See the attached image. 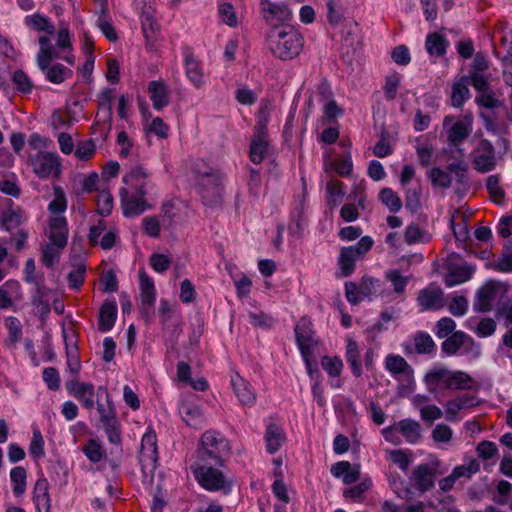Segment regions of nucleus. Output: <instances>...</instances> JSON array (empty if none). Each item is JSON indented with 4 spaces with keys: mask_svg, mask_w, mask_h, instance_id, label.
<instances>
[{
    "mask_svg": "<svg viewBox=\"0 0 512 512\" xmlns=\"http://www.w3.org/2000/svg\"><path fill=\"white\" fill-rule=\"evenodd\" d=\"M124 187L119 191L121 208L125 217H135L151 208L148 195L154 188L149 173L142 167L131 168L123 176Z\"/></svg>",
    "mask_w": 512,
    "mask_h": 512,
    "instance_id": "obj_1",
    "label": "nucleus"
},
{
    "mask_svg": "<svg viewBox=\"0 0 512 512\" xmlns=\"http://www.w3.org/2000/svg\"><path fill=\"white\" fill-rule=\"evenodd\" d=\"M267 44L275 57L281 60H291L302 51L304 40L293 27L282 26L270 31Z\"/></svg>",
    "mask_w": 512,
    "mask_h": 512,
    "instance_id": "obj_2",
    "label": "nucleus"
},
{
    "mask_svg": "<svg viewBox=\"0 0 512 512\" xmlns=\"http://www.w3.org/2000/svg\"><path fill=\"white\" fill-rule=\"evenodd\" d=\"M39 52L36 55V63L38 68L45 73L48 81L54 84H60L66 79L72 77L73 72L71 69L65 67L60 63L51 64L55 59H61L51 39L47 35H42L38 40Z\"/></svg>",
    "mask_w": 512,
    "mask_h": 512,
    "instance_id": "obj_3",
    "label": "nucleus"
},
{
    "mask_svg": "<svg viewBox=\"0 0 512 512\" xmlns=\"http://www.w3.org/2000/svg\"><path fill=\"white\" fill-rule=\"evenodd\" d=\"M49 242L42 248V263L46 267H52L58 262L62 250L67 244L68 228L65 217H54L49 220Z\"/></svg>",
    "mask_w": 512,
    "mask_h": 512,
    "instance_id": "obj_4",
    "label": "nucleus"
},
{
    "mask_svg": "<svg viewBox=\"0 0 512 512\" xmlns=\"http://www.w3.org/2000/svg\"><path fill=\"white\" fill-rule=\"evenodd\" d=\"M199 485L207 491H223L231 489V480L217 467L209 466L207 462L198 461L191 467Z\"/></svg>",
    "mask_w": 512,
    "mask_h": 512,
    "instance_id": "obj_5",
    "label": "nucleus"
},
{
    "mask_svg": "<svg viewBox=\"0 0 512 512\" xmlns=\"http://www.w3.org/2000/svg\"><path fill=\"white\" fill-rule=\"evenodd\" d=\"M230 452L231 447L228 440L219 432L208 430L202 435L199 449L201 462H207L211 459L221 466Z\"/></svg>",
    "mask_w": 512,
    "mask_h": 512,
    "instance_id": "obj_6",
    "label": "nucleus"
},
{
    "mask_svg": "<svg viewBox=\"0 0 512 512\" xmlns=\"http://www.w3.org/2000/svg\"><path fill=\"white\" fill-rule=\"evenodd\" d=\"M384 439L393 444L399 445L405 440L409 444H416L421 438L420 424L413 419H403L382 429Z\"/></svg>",
    "mask_w": 512,
    "mask_h": 512,
    "instance_id": "obj_7",
    "label": "nucleus"
},
{
    "mask_svg": "<svg viewBox=\"0 0 512 512\" xmlns=\"http://www.w3.org/2000/svg\"><path fill=\"white\" fill-rule=\"evenodd\" d=\"M442 353L446 356H466L470 360L480 357V346L466 333L456 331L444 340L441 345Z\"/></svg>",
    "mask_w": 512,
    "mask_h": 512,
    "instance_id": "obj_8",
    "label": "nucleus"
},
{
    "mask_svg": "<svg viewBox=\"0 0 512 512\" xmlns=\"http://www.w3.org/2000/svg\"><path fill=\"white\" fill-rule=\"evenodd\" d=\"M382 291L383 288L380 281L370 276H364L359 285L353 282H347L345 284L346 298L352 304L371 299Z\"/></svg>",
    "mask_w": 512,
    "mask_h": 512,
    "instance_id": "obj_9",
    "label": "nucleus"
},
{
    "mask_svg": "<svg viewBox=\"0 0 512 512\" xmlns=\"http://www.w3.org/2000/svg\"><path fill=\"white\" fill-rule=\"evenodd\" d=\"M385 368L391 376L398 381L407 382L406 386H400V394L411 392L415 386L414 371L408 362L400 355L389 354L385 359Z\"/></svg>",
    "mask_w": 512,
    "mask_h": 512,
    "instance_id": "obj_10",
    "label": "nucleus"
},
{
    "mask_svg": "<svg viewBox=\"0 0 512 512\" xmlns=\"http://www.w3.org/2000/svg\"><path fill=\"white\" fill-rule=\"evenodd\" d=\"M139 460L145 473H152L158 460L157 437L155 431L148 427L141 440Z\"/></svg>",
    "mask_w": 512,
    "mask_h": 512,
    "instance_id": "obj_11",
    "label": "nucleus"
},
{
    "mask_svg": "<svg viewBox=\"0 0 512 512\" xmlns=\"http://www.w3.org/2000/svg\"><path fill=\"white\" fill-rule=\"evenodd\" d=\"M31 165L40 178L58 177L61 172L60 157L56 153L40 152L31 158Z\"/></svg>",
    "mask_w": 512,
    "mask_h": 512,
    "instance_id": "obj_12",
    "label": "nucleus"
},
{
    "mask_svg": "<svg viewBox=\"0 0 512 512\" xmlns=\"http://www.w3.org/2000/svg\"><path fill=\"white\" fill-rule=\"evenodd\" d=\"M443 127L446 129L447 141L452 145H457L472 132V117L464 116L456 119L453 116H446Z\"/></svg>",
    "mask_w": 512,
    "mask_h": 512,
    "instance_id": "obj_13",
    "label": "nucleus"
},
{
    "mask_svg": "<svg viewBox=\"0 0 512 512\" xmlns=\"http://www.w3.org/2000/svg\"><path fill=\"white\" fill-rule=\"evenodd\" d=\"M504 287L501 283L490 281L487 282L477 294V302L475 308L479 311H490L500 302L504 295Z\"/></svg>",
    "mask_w": 512,
    "mask_h": 512,
    "instance_id": "obj_14",
    "label": "nucleus"
},
{
    "mask_svg": "<svg viewBox=\"0 0 512 512\" xmlns=\"http://www.w3.org/2000/svg\"><path fill=\"white\" fill-rule=\"evenodd\" d=\"M68 393L77 399L81 406L87 410H92L95 406L94 397L97 395L92 383L71 380L66 384Z\"/></svg>",
    "mask_w": 512,
    "mask_h": 512,
    "instance_id": "obj_15",
    "label": "nucleus"
},
{
    "mask_svg": "<svg viewBox=\"0 0 512 512\" xmlns=\"http://www.w3.org/2000/svg\"><path fill=\"white\" fill-rule=\"evenodd\" d=\"M296 341L301 356L314 352L317 346V340L314 338L312 322L307 317H302L295 327Z\"/></svg>",
    "mask_w": 512,
    "mask_h": 512,
    "instance_id": "obj_16",
    "label": "nucleus"
},
{
    "mask_svg": "<svg viewBox=\"0 0 512 512\" xmlns=\"http://www.w3.org/2000/svg\"><path fill=\"white\" fill-rule=\"evenodd\" d=\"M450 369L442 364L431 367L424 375L423 382L428 391L436 393L449 390Z\"/></svg>",
    "mask_w": 512,
    "mask_h": 512,
    "instance_id": "obj_17",
    "label": "nucleus"
},
{
    "mask_svg": "<svg viewBox=\"0 0 512 512\" xmlns=\"http://www.w3.org/2000/svg\"><path fill=\"white\" fill-rule=\"evenodd\" d=\"M417 303L421 311H436L446 305L442 289L432 284L419 292Z\"/></svg>",
    "mask_w": 512,
    "mask_h": 512,
    "instance_id": "obj_18",
    "label": "nucleus"
},
{
    "mask_svg": "<svg viewBox=\"0 0 512 512\" xmlns=\"http://www.w3.org/2000/svg\"><path fill=\"white\" fill-rule=\"evenodd\" d=\"M473 163L479 172H488L494 169L496 158L494 148L487 140H480L473 152Z\"/></svg>",
    "mask_w": 512,
    "mask_h": 512,
    "instance_id": "obj_19",
    "label": "nucleus"
},
{
    "mask_svg": "<svg viewBox=\"0 0 512 512\" xmlns=\"http://www.w3.org/2000/svg\"><path fill=\"white\" fill-rule=\"evenodd\" d=\"M476 405V397L471 395H457L444 403V417L447 421H456L461 413Z\"/></svg>",
    "mask_w": 512,
    "mask_h": 512,
    "instance_id": "obj_20",
    "label": "nucleus"
},
{
    "mask_svg": "<svg viewBox=\"0 0 512 512\" xmlns=\"http://www.w3.org/2000/svg\"><path fill=\"white\" fill-rule=\"evenodd\" d=\"M97 411L99 414V420L102 425L109 423H116L117 417L115 407L111 401L110 394L105 386H99L97 388Z\"/></svg>",
    "mask_w": 512,
    "mask_h": 512,
    "instance_id": "obj_21",
    "label": "nucleus"
},
{
    "mask_svg": "<svg viewBox=\"0 0 512 512\" xmlns=\"http://www.w3.org/2000/svg\"><path fill=\"white\" fill-rule=\"evenodd\" d=\"M231 385L239 402L243 406L252 407L256 402V394L249 382L239 374L231 376Z\"/></svg>",
    "mask_w": 512,
    "mask_h": 512,
    "instance_id": "obj_22",
    "label": "nucleus"
},
{
    "mask_svg": "<svg viewBox=\"0 0 512 512\" xmlns=\"http://www.w3.org/2000/svg\"><path fill=\"white\" fill-rule=\"evenodd\" d=\"M55 50L60 53V57L67 64L75 65L76 58L73 53L72 36L67 27H60L57 32Z\"/></svg>",
    "mask_w": 512,
    "mask_h": 512,
    "instance_id": "obj_23",
    "label": "nucleus"
},
{
    "mask_svg": "<svg viewBox=\"0 0 512 512\" xmlns=\"http://www.w3.org/2000/svg\"><path fill=\"white\" fill-rule=\"evenodd\" d=\"M410 480L420 492H426L434 485L435 469L430 464H420L413 470Z\"/></svg>",
    "mask_w": 512,
    "mask_h": 512,
    "instance_id": "obj_24",
    "label": "nucleus"
},
{
    "mask_svg": "<svg viewBox=\"0 0 512 512\" xmlns=\"http://www.w3.org/2000/svg\"><path fill=\"white\" fill-rule=\"evenodd\" d=\"M260 6L264 18L268 22H284L291 18V11L284 3H274L270 0H262Z\"/></svg>",
    "mask_w": 512,
    "mask_h": 512,
    "instance_id": "obj_25",
    "label": "nucleus"
},
{
    "mask_svg": "<svg viewBox=\"0 0 512 512\" xmlns=\"http://www.w3.org/2000/svg\"><path fill=\"white\" fill-rule=\"evenodd\" d=\"M269 149L267 141L266 130L264 126L259 127L251 140L250 144V159L253 163H261Z\"/></svg>",
    "mask_w": 512,
    "mask_h": 512,
    "instance_id": "obj_26",
    "label": "nucleus"
},
{
    "mask_svg": "<svg viewBox=\"0 0 512 512\" xmlns=\"http://www.w3.org/2000/svg\"><path fill=\"white\" fill-rule=\"evenodd\" d=\"M33 502L38 512H50L49 483L45 477L38 478L34 485Z\"/></svg>",
    "mask_w": 512,
    "mask_h": 512,
    "instance_id": "obj_27",
    "label": "nucleus"
},
{
    "mask_svg": "<svg viewBox=\"0 0 512 512\" xmlns=\"http://www.w3.org/2000/svg\"><path fill=\"white\" fill-rule=\"evenodd\" d=\"M178 412L188 426L197 428L204 423L202 412L195 403L182 400L178 406Z\"/></svg>",
    "mask_w": 512,
    "mask_h": 512,
    "instance_id": "obj_28",
    "label": "nucleus"
},
{
    "mask_svg": "<svg viewBox=\"0 0 512 512\" xmlns=\"http://www.w3.org/2000/svg\"><path fill=\"white\" fill-rule=\"evenodd\" d=\"M331 474L335 478L342 479L345 484L355 483L360 477V466L352 465L348 461H340L332 465Z\"/></svg>",
    "mask_w": 512,
    "mask_h": 512,
    "instance_id": "obj_29",
    "label": "nucleus"
},
{
    "mask_svg": "<svg viewBox=\"0 0 512 512\" xmlns=\"http://www.w3.org/2000/svg\"><path fill=\"white\" fill-rule=\"evenodd\" d=\"M478 387L477 380L463 370H451L449 378V390H475Z\"/></svg>",
    "mask_w": 512,
    "mask_h": 512,
    "instance_id": "obj_30",
    "label": "nucleus"
},
{
    "mask_svg": "<svg viewBox=\"0 0 512 512\" xmlns=\"http://www.w3.org/2000/svg\"><path fill=\"white\" fill-rule=\"evenodd\" d=\"M473 272L474 269L466 263L450 267L445 275L444 282L448 287L465 283L471 279Z\"/></svg>",
    "mask_w": 512,
    "mask_h": 512,
    "instance_id": "obj_31",
    "label": "nucleus"
},
{
    "mask_svg": "<svg viewBox=\"0 0 512 512\" xmlns=\"http://www.w3.org/2000/svg\"><path fill=\"white\" fill-rule=\"evenodd\" d=\"M148 92L152 101L153 107L156 110H161L169 103V91L164 82L152 81L148 86Z\"/></svg>",
    "mask_w": 512,
    "mask_h": 512,
    "instance_id": "obj_32",
    "label": "nucleus"
},
{
    "mask_svg": "<svg viewBox=\"0 0 512 512\" xmlns=\"http://www.w3.org/2000/svg\"><path fill=\"white\" fill-rule=\"evenodd\" d=\"M198 189L204 199L218 197L220 194L218 175L212 172H205L199 180Z\"/></svg>",
    "mask_w": 512,
    "mask_h": 512,
    "instance_id": "obj_33",
    "label": "nucleus"
},
{
    "mask_svg": "<svg viewBox=\"0 0 512 512\" xmlns=\"http://www.w3.org/2000/svg\"><path fill=\"white\" fill-rule=\"evenodd\" d=\"M266 450L270 454L276 453L285 442V434L276 424H269L265 432Z\"/></svg>",
    "mask_w": 512,
    "mask_h": 512,
    "instance_id": "obj_34",
    "label": "nucleus"
},
{
    "mask_svg": "<svg viewBox=\"0 0 512 512\" xmlns=\"http://www.w3.org/2000/svg\"><path fill=\"white\" fill-rule=\"evenodd\" d=\"M185 72L189 81L200 88L204 84V76L200 62L191 54H186L184 58Z\"/></svg>",
    "mask_w": 512,
    "mask_h": 512,
    "instance_id": "obj_35",
    "label": "nucleus"
},
{
    "mask_svg": "<svg viewBox=\"0 0 512 512\" xmlns=\"http://www.w3.org/2000/svg\"><path fill=\"white\" fill-rule=\"evenodd\" d=\"M24 24L38 32H45L52 35L55 32V26L51 20L43 14L34 13L24 18Z\"/></svg>",
    "mask_w": 512,
    "mask_h": 512,
    "instance_id": "obj_36",
    "label": "nucleus"
},
{
    "mask_svg": "<svg viewBox=\"0 0 512 512\" xmlns=\"http://www.w3.org/2000/svg\"><path fill=\"white\" fill-rule=\"evenodd\" d=\"M139 279L142 304L151 307L156 301V289L154 281L143 271L139 273Z\"/></svg>",
    "mask_w": 512,
    "mask_h": 512,
    "instance_id": "obj_37",
    "label": "nucleus"
},
{
    "mask_svg": "<svg viewBox=\"0 0 512 512\" xmlns=\"http://www.w3.org/2000/svg\"><path fill=\"white\" fill-rule=\"evenodd\" d=\"M117 318V305L115 302H105L99 312V328L107 332L110 331Z\"/></svg>",
    "mask_w": 512,
    "mask_h": 512,
    "instance_id": "obj_38",
    "label": "nucleus"
},
{
    "mask_svg": "<svg viewBox=\"0 0 512 512\" xmlns=\"http://www.w3.org/2000/svg\"><path fill=\"white\" fill-rule=\"evenodd\" d=\"M447 46L446 38L437 32L428 34L426 37L425 47L432 57L443 56L446 53Z\"/></svg>",
    "mask_w": 512,
    "mask_h": 512,
    "instance_id": "obj_39",
    "label": "nucleus"
},
{
    "mask_svg": "<svg viewBox=\"0 0 512 512\" xmlns=\"http://www.w3.org/2000/svg\"><path fill=\"white\" fill-rule=\"evenodd\" d=\"M345 356L347 362L349 363L352 373L359 377L362 373L361 363L359 361L360 350L356 341H354L351 337L346 338V351Z\"/></svg>",
    "mask_w": 512,
    "mask_h": 512,
    "instance_id": "obj_40",
    "label": "nucleus"
},
{
    "mask_svg": "<svg viewBox=\"0 0 512 512\" xmlns=\"http://www.w3.org/2000/svg\"><path fill=\"white\" fill-rule=\"evenodd\" d=\"M9 476L13 494L16 497L22 496L27 486L26 470L22 466H16L10 470Z\"/></svg>",
    "mask_w": 512,
    "mask_h": 512,
    "instance_id": "obj_41",
    "label": "nucleus"
},
{
    "mask_svg": "<svg viewBox=\"0 0 512 512\" xmlns=\"http://www.w3.org/2000/svg\"><path fill=\"white\" fill-rule=\"evenodd\" d=\"M19 296V282L14 280L6 281L0 287V308H8L12 304L13 299H17Z\"/></svg>",
    "mask_w": 512,
    "mask_h": 512,
    "instance_id": "obj_42",
    "label": "nucleus"
},
{
    "mask_svg": "<svg viewBox=\"0 0 512 512\" xmlns=\"http://www.w3.org/2000/svg\"><path fill=\"white\" fill-rule=\"evenodd\" d=\"M468 78L462 77L452 87L451 102L454 107H461L470 97Z\"/></svg>",
    "mask_w": 512,
    "mask_h": 512,
    "instance_id": "obj_43",
    "label": "nucleus"
},
{
    "mask_svg": "<svg viewBox=\"0 0 512 512\" xmlns=\"http://www.w3.org/2000/svg\"><path fill=\"white\" fill-rule=\"evenodd\" d=\"M53 196V200L48 205V210L52 215L50 220L57 216L64 217L62 214L67 208L66 196L61 187L55 186L53 188Z\"/></svg>",
    "mask_w": 512,
    "mask_h": 512,
    "instance_id": "obj_44",
    "label": "nucleus"
},
{
    "mask_svg": "<svg viewBox=\"0 0 512 512\" xmlns=\"http://www.w3.org/2000/svg\"><path fill=\"white\" fill-rule=\"evenodd\" d=\"M379 199L390 212L397 213L402 208L400 197L391 188H384L379 193Z\"/></svg>",
    "mask_w": 512,
    "mask_h": 512,
    "instance_id": "obj_45",
    "label": "nucleus"
},
{
    "mask_svg": "<svg viewBox=\"0 0 512 512\" xmlns=\"http://www.w3.org/2000/svg\"><path fill=\"white\" fill-rule=\"evenodd\" d=\"M372 485L373 482L371 478L365 477L358 485L344 490L343 495L353 501H361L365 493L371 489Z\"/></svg>",
    "mask_w": 512,
    "mask_h": 512,
    "instance_id": "obj_46",
    "label": "nucleus"
},
{
    "mask_svg": "<svg viewBox=\"0 0 512 512\" xmlns=\"http://www.w3.org/2000/svg\"><path fill=\"white\" fill-rule=\"evenodd\" d=\"M357 260L358 259L351 254V250L342 248L338 260L340 276H349L354 271L355 262Z\"/></svg>",
    "mask_w": 512,
    "mask_h": 512,
    "instance_id": "obj_47",
    "label": "nucleus"
},
{
    "mask_svg": "<svg viewBox=\"0 0 512 512\" xmlns=\"http://www.w3.org/2000/svg\"><path fill=\"white\" fill-rule=\"evenodd\" d=\"M218 15L221 22L230 27H237L239 24L238 15L230 3H221L218 8Z\"/></svg>",
    "mask_w": 512,
    "mask_h": 512,
    "instance_id": "obj_48",
    "label": "nucleus"
},
{
    "mask_svg": "<svg viewBox=\"0 0 512 512\" xmlns=\"http://www.w3.org/2000/svg\"><path fill=\"white\" fill-rule=\"evenodd\" d=\"M97 27L109 41L114 42L117 40V33L108 15L106 14V10L104 7H102L101 13L97 19Z\"/></svg>",
    "mask_w": 512,
    "mask_h": 512,
    "instance_id": "obj_49",
    "label": "nucleus"
},
{
    "mask_svg": "<svg viewBox=\"0 0 512 512\" xmlns=\"http://www.w3.org/2000/svg\"><path fill=\"white\" fill-rule=\"evenodd\" d=\"M342 182L330 181L327 183V203L329 206H337L344 198Z\"/></svg>",
    "mask_w": 512,
    "mask_h": 512,
    "instance_id": "obj_50",
    "label": "nucleus"
},
{
    "mask_svg": "<svg viewBox=\"0 0 512 512\" xmlns=\"http://www.w3.org/2000/svg\"><path fill=\"white\" fill-rule=\"evenodd\" d=\"M140 19L145 36H152L157 28V23L154 19V9L151 6L144 8L140 14Z\"/></svg>",
    "mask_w": 512,
    "mask_h": 512,
    "instance_id": "obj_51",
    "label": "nucleus"
},
{
    "mask_svg": "<svg viewBox=\"0 0 512 512\" xmlns=\"http://www.w3.org/2000/svg\"><path fill=\"white\" fill-rule=\"evenodd\" d=\"M114 206V201L111 193L103 187L97 197V212L102 216H107L111 213Z\"/></svg>",
    "mask_w": 512,
    "mask_h": 512,
    "instance_id": "obj_52",
    "label": "nucleus"
},
{
    "mask_svg": "<svg viewBox=\"0 0 512 512\" xmlns=\"http://www.w3.org/2000/svg\"><path fill=\"white\" fill-rule=\"evenodd\" d=\"M415 350L419 354H429L435 349V343L428 333H418L414 337Z\"/></svg>",
    "mask_w": 512,
    "mask_h": 512,
    "instance_id": "obj_53",
    "label": "nucleus"
},
{
    "mask_svg": "<svg viewBox=\"0 0 512 512\" xmlns=\"http://www.w3.org/2000/svg\"><path fill=\"white\" fill-rule=\"evenodd\" d=\"M83 453L91 462H99L104 456V449L96 439H89L83 447Z\"/></svg>",
    "mask_w": 512,
    "mask_h": 512,
    "instance_id": "obj_54",
    "label": "nucleus"
},
{
    "mask_svg": "<svg viewBox=\"0 0 512 512\" xmlns=\"http://www.w3.org/2000/svg\"><path fill=\"white\" fill-rule=\"evenodd\" d=\"M389 460L398 466L401 470L406 471L411 463V455L408 451L395 449L388 450L387 452Z\"/></svg>",
    "mask_w": 512,
    "mask_h": 512,
    "instance_id": "obj_55",
    "label": "nucleus"
},
{
    "mask_svg": "<svg viewBox=\"0 0 512 512\" xmlns=\"http://www.w3.org/2000/svg\"><path fill=\"white\" fill-rule=\"evenodd\" d=\"M480 469V465L475 459L469 460L466 464L456 466L452 472L451 475L453 478L458 480L459 478L465 477L470 478L472 475L477 473Z\"/></svg>",
    "mask_w": 512,
    "mask_h": 512,
    "instance_id": "obj_56",
    "label": "nucleus"
},
{
    "mask_svg": "<svg viewBox=\"0 0 512 512\" xmlns=\"http://www.w3.org/2000/svg\"><path fill=\"white\" fill-rule=\"evenodd\" d=\"M323 369L330 377H338L343 370V362L337 356H325L321 360Z\"/></svg>",
    "mask_w": 512,
    "mask_h": 512,
    "instance_id": "obj_57",
    "label": "nucleus"
},
{
    "mask_svg": "<svg viewBox=\"0 0 512 512\" xmlns=\"http://www.w3.org/2000/svg\"><path fill=\"white\" fill-rule=\"evenodd\" d=\"M144 129L148 133H153L159 138H166L168 136L169 127L160 117L153 118L150 122L145 120Z\"/></svg>",
    "mask_w": 512,
    "mask_h": 512,
    "instance_id": "obj_58",
    "label": "nucleus"
},
{
    "mask_svg": "<svg viewBox=\"0 0 512 512\" xmlns=\"http://www.w3.org/2000/svg\"><path fill=\"white\" fill-rule=\"evenodd\" d=\"M30 456L38 460L44 456V439L39 429L33 431V436L29 445Z\"/></svg>",
    "mask_w": 512,
    "mask_h": 512,
    "instance_id": "obj_59",
    "label": "nucleus"
},
{
    "mask_svg": "<svg viewBox=\"0 0 512 512\" xmlns=\"http://www.w3.org/2000/svg\"><path fill=\"white\" fill-rule=\"evenodd\" d=\"M428 177L435 187L447 188L451 184V176L448 172L440 168H432L428 172Z\"/></svg>",
    "mask_w": 512,
    "mask_h": 512,
    "instance_id": "obj_60",
    "label": "nucleus"
},
{
    "mask_svg": "<svg viewBox=\"0 0 512 512\" xmlns=\"http://www.w3.org/2000/svg\"><path fill=\"white\" fill-rule=\"evenodd\" d=\"M386 279L391 282L393 290L397 294L405 291L408 283V277L403 276L398 270H389L385 273Z\"/></svg>",
    "mask_w": 512,
    "mask_h": 512,
    "instance_id": "obj_61",
    "label": "nucleus"
},
{
    "mask_svg": "<svg viewBox=\"0 0 512 512\" xmlns=\"http://www.w3.org/2000/svg\"><path fill=\"white\" fill-rule=\"evenodd\" d=\"M404 238L406 243L409 245L428 240L425 232L416 224H410L406 227Z\"/></svg>",
    "mask_w": 512,
    "mask_h": 512,
    "instance_id": "obj_62",
    "label": "nucleus"
},
{
    "mask_svg": "<svg viewBox=\"0 0 512 512\" xmlns=\"http://www.w3.org/2000/svg\"><path fill=\"white\" fill-rule=\"evenodd\" d=\"M401 84V75L394 73L386 77L383 87L384 95L387 100H393Z\"/></svg>",
    "mask_w": 512,
    "mask_h": 512,
    "instance_id": "obj_63",
    "label": "nucleus"
},
{
    "mask_svg": "<svg viewBox=\"0 0 512 512\" xmlns=\"http://www.w3.org/2000/svg\"><path fill=\"white\" fill-rule=\"evenodd\" d=\"M373 246V239L369 236L362 237L355 245L343 247L345 250H351V254L360 259Z\"/></svg>",
    "mask_w": 512,
    "mask_h": 512,
    "instance_id": "obj_64",
    "label": "nucleus"
}]
</instances>
